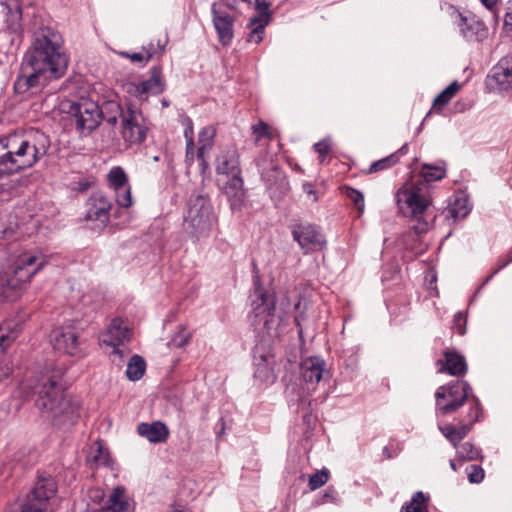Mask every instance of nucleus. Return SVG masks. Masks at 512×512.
I'll return each instance as SVG.
<instances>
[{
  "label": "nucleus",
  "instance_id": "e433bc0d",
  "mask_svg": "<svg viewBox=\"0 0 512 512\" xmlns=\"http://www.w3.org/2000/svg\"><path fill=\"white\" fill-rule=\"evenodd\" d=\"M457 449L458 458L462 461H472L480 458V450L470 442H464Z\"/></svg>",
  "mask_w": 512,
  "mask_h": 512
},
{
  "label": "nucleus",
  "instance_id": "9d476101",
  "mask_svg": "<svg viewBox=\"0 0 512 512\" xmlns=\"http://www.w3.org/2000/svg\"><path fill=\"white\" fill-rule=\"evenodd\" d=\"M131 336V330L124 326L120 319H113L101 336V342L113 348L110 353V359L117 366H121L124 357L128 353L127 350L120 349L119 347L129 342Z\"/></svg>",
  "mask_w": 512,
  "mask_h": 512
},
{
  "label": "nucleus",
  "instance_id": "393cba45",
  "mask_svg": "<svg viewBox=\"0 0 512 512\" xmlns=\"http://www.w3.org/2000/svg\"><path fill=\"white\" fill-rule=\"evenodd\" d=\"M438 371L440 373H448L453 376L464 375L467 371L465 358L451 350L444 352V360H437Z\"/></svg>",
  "mask_w": 512,
  "mask_h": 512
},
{
  "label": "nucleus",
  "instance_id": "de8ad7c7",
  "mask_svg": "<svg viewBox=\"0 0 512 512\" xmlns=\"http://www.w3.org/2000/svg\"><path fill=\"white\" fill-rule=\"evenodd\" d=\"M347 195L354 202V204L357 207V209L359 210V212L362 213L364 211V206H365L363 194L361 192L351 188Z\"/></svg>",
  "mask_w": 512,
  "mask_h": 512
},
{
  "label": "nucleus",
  "instance_id": "ea45409f",
  "mask_svg": "<svg viewBox=\"0 0 512 512\" xmlns=\"http://www.w3.org/2000/svg\"><path fill=\"white\" fill-rule=\"evenodd\" d=\"M192 334L187 331L186 327L179 326L178 331L171 337L168 345L175 348L185 347L191 340Z\"/></svg>",
  "mask_w": 512,
  "mask_h": 512
},
{
  "label": "nucleus",
  "instance_id": "13d9d810",
  "mask_svg": "<svg viewBox=\"0 0 512 512\" xmlns=\"http://www.w3.org/2000/svg\"><path fill=\"white\" fill-rule=\"evenodd\" d=\"M336 496V492L332 487H329L325 490L323 494V502H326L327 500H334Z\"/></svg>",
  "mask_w": 512,
  "mask_h": 512
},
{
  "label": "nucleus",
  "instance_id": "7c9ffc66",
  "mask_svg": "<svg viewBox=\"0 0 512 512\" xmlns=\"http://www.w3.org/2000/svg\"><path fill=\"white\" fill-rule=\"evenodd\" d=\"M87 461L92 467H108L111 465L110 454L99 441L94 442L91 446Z\"/></svg>",
  "mask_w": 512,
  "mask_h": 512
},
{
  "label": "nucleus",
  "instance_id": "a19ab883",
  "mask_svg": "<svg viewBox=\"0 0 512 512\" xmlns=\"http://www.w3.org/2000/svg\"><path fill=\"white\" fill-rule=\"evenodd\" d=\"M115 200L120 207L128 208L132 205L130 186L114 190Z\"/></svg>",
  "mask_w": 512,
  "mask_h": 512
},
{
  "label": "nucleus",
  "instance_id": "f257e3e1",
  "mask_svg": "<svg viewBox=\"0 0 512 512\" xmlns=\"http://www.w3.org/2000/svg\"><path fill=\"white\" fill-rule=\"evenodd\" d=\"M68 65L69 56L61 32L54 24L42 22L34 30L30 45L22 57L13 84L14 93L22 100L29 99L50 82L62 78Z\"/></svg>",
  "mask_w": 512,
  "mask_h": 512
},
{
  "label": "nucleus",
  "instance_id": "864d4df0",
  "mask_svg": "<svg viewBox=\"0 0 512 512\" xmlns=\"http://www.w3.org/2000/svg\"><path fill=\"white\" fill-rule=\"evenodd\" d=\"M461 84L457 81L452 82L448 87H446L442 92L450 99H452L455 94L460 90Z\"/></svg>",
  "mask_w": 512,
  "mask_h": 512
},
{
  "label": "nucleus",
  "instance_id": "c756f323",
  "mask_svg": "<svg viewBox=\"0 0 512 512\" xmlns=\"http://www.w3.org/2000/svg\"><path fill=\"white\" fill-rule=\"evenodd\" d=\"M273 172L275 178L274 184L270 182L271 180L267 178V176L264 173H262V177L267 180L268 190L271 198L279 200L283 195L287 193L289 183L283 172H281L278 169H274Z\"/></svg>",
  "mask_w": 512,
  "mask_h": 512
},
{
  "label": "nucleus",
  "instance_id": "20e7f679",
  "mask_svg": "<svg viewBox=\"0 0 512 512\" xmlns=\"http://www.w3.org/2000/svg\"><path fill=\"white\" fill-rule=\"evenodd\" d=\"M46 262L41 254L24 251L15 257L6 270L0 271V297H17Z\"/></svg>",
  "mask_w": 512,
  "mask_h": 512
},
{
  "label": "nucleus",
  "instance_id": "4be33fe9",
  "mask_svg": "<svg viewBox=\"0 0 512 512\" xmlns=\"http://www.w3.org/2000/svg\"><path fill=\"white\" fill-rule=\"evenodd\" d=\"M455 22L459 28L460 34L467 41H480L487 34L484 24L473 15L465 16L458 13Z\"/></svg>",
  "mask_w": 512,
  "mask_h": 512
},
{
  "label": "nucleus",
  "instance_id": "3c124183",
  "mask_svg": "<svg viewBox=\"0 0 512 512\" xmlns=\"http://www.w3.org/2000/svg\"><path fill=\"white\" fill-rule=\"evenodd\" d=\"M314 150L319 154L320 161L323 162L330 150V142L327 139L321 140L314 144Z\"/></svg>",
  "mask_w": 512,
  "mask_h": 512
},
{
  "label": "nucleus",
  "instance_id": "a18cd8bd",
  "mask_svg": "<svg viewBox=\"0 0 512 512\" xmlns=\"http://www.w3.org/2000/svg\"><path fill=\"white\" fill-rule=\"evenodd\" d=\"M467 318L463 312H457L453 318V328L459 335L466 333Z\"/></svg>",
  "mask_w": 512,
  "mask_h": 512
},
{
  "label": "nucleus",
  "instance_id": "aec40b11",
  "mask_svg": "<svg viewBox=\"0 0 512 512\" xmlns=\"http://www.w3.org/2000/svg\"><path fill=\"white\" fill-rule=\"evenodd\" d=\"M215 171L227 179L242 174L239 153L235 147L223 149L216 158Z\"/></svg>",
  "mask_w": 512,
  "mask_h": 512
},
{
  "label": "nucleus",
  "instance_id": "bf43d9fd",
  "mask_svg": "<svg viewBox=\"0 0 512 512\" xmlns=\"http://www.w3.org/2000/svg\"><path fill=\"white\" fill-rule=\"evenodd\" d=\"M504 24H505V26L512 27V8L511 7H508L507 12L505 13Z\"/></svg>",
  "mask_w": 512,
  "mask_h": 512
},
{
  "label": "nucleus",
  "instance_id": "39448f33",
  "mask_svg": "<svg viewBox=\"0 0 512 512\" xmlns=\"http://www.w3.org/2000/svg\"><path fill=\"white\" fill-rule=\"evenodd\" d=\"M396 203L400 211L412 220L411 229L417 235L426 233L435 214L430 210L431 199L421 189L414 185H404L395 194Z\"/></svg>",
  "mask_w": 512,
  "mask_h": 512
},
{
  "label": "nucleus",
  "instance_id": "37998d69",
  "mask_svg": "<svg viewBox=\"0 0 512 512\" xmlns=\"http://www.w3.org/2000/svg\"><path fill=\"white\" fill-rule=\"evenodd\" d=\"M252 134L255 137V143L257 144L263 138L272 139V134L269 131L267 123L259 121L257 124L252 126Z\"/></svg>",
  "mask_w": 512,
  "mask_h": 512
},
{
  "label": "nucleus",
  "instance_id": "c9c22d12",
  "mask_svg": "<svg viewBox=\"0 0 512 512\" xmlns=\"http://www.w3.org/2000/svg\"><path fill=\"white\" fill-rule=\"evenodd\" d=\"M109 185L113 190L129 186L128 178L121 167H113L108 174Z\"/></svg>",
  "mask_w": 512,
  "mask_h": 512
},
{
  "label": "nucleus",
  "instance_id": "79ce46f5",
  "mask_svg": "<svg viewBox=\"0 0 512 512\" xmlns=\"http://www.w3.org/2000/svg\"><path fill=\"white\" fill-rule=\"evenodd\" d=\"M329 479V473L327 470H321L310 476L308 486L310 490L314 491L322 487Z\"/></svg>",
  "mask_w": 512,
  "mask_h": 512
},
{
  "label": "nucleus",
  "instance_id": "dca6fc26",
  "mask_svg": "<svg viewBox=\"0 0 512 512\" xmlns=\"http://www.w3.org/2000/svg\"><path fill=\"white\" fill-rule=\"evenodd\" d=\"M487 86L491 90L512 89V53L502 57L487 76Z\"/></svg>",
  "mask_w": 512,
  "mask_h": 512
},
{
  "label": "nucleus",
  "instance_id": "473e14b6",
  "mask_svg": "<svg viewBox=\"0 0 512 512\" xmlns=\"http://www.w3.org/2000/svg\"><path fill=\"white\" fill-rule=\"evenodd\" d=\"M471 427V424H463L458 427L446 425L444 427H440V430L450 443L454 447H457L458 443L469 433Z\"/></svg>",
  "mask_w": 512,
  "mask_h": 512
},
{
  "label": "nucleus",
  "instance_id": "5701e85b",
  "mask_svg": "<svg viewBox=\"0 0 512 512\" xmlns=\"http://www.w3.org/2000/svg\"><path fill=\"white\" fill-rule=\"evenodd\" d=\"M51 342L56 350L69 355H75L78 352V336L74 330L67 328H57L52 332Z\"/></svg>",
  "mask_w": 512,
  "mask_h": 512
},
{
  "label": "nucleus",
  "instance_id": "f3484780",
  "mask_svg": "<svg viewBox=\"0 0 512 512\" xmlns=\"http://www.w3.org/2000/svg\"><path fill=\"white\" fill-rule=\"evenodd\" d=\"M257 14L253 16L248 24L251 29L247 42L259 44L264 37L266 26L271 22L270 4L266 0H255Z\"/></svg>",
  "mask_w": 512,
  "mask_h": 512
},
{
  "label": "nucleus",
  "instance_id": "423d86ee",
  "mask_svg": "<svg viewBox=\"0 0 512 512\" xmlns=\"http://www.w3.org/2000/svg\"><path fill=\"white\" fill-rule=\"evenodd\" d=\"M214 222L215 215L210 200L203 195L191 197L184 218L186 231L192 236L200 238L208 234Z\"/></svg>",
  "mask_w": 512,
  "mask_h": 512
},
{
  "label": "nucleus",
  "instance_id": "4c0bfd02",
  "mask_svg": "<svg viewBox=\"0 0 512 512\" xmlns=\"http://www.w3.org/2000/svg\"><path fill=\"white\" fill-rule=\"evenodd\" d=\"M445 174V169L440 166L424 164L421 168V175L426 182L441 180Z\"/></svg>",
  "mask_w": 512,
  "mask_h": 512
},
{
  "label": "nucleus",
  "instance_id": "09e8293b",
  "mask_svg": "<svg viewBox=\"0 0 512 512\" xmlns=\"http://www.w3.org/2000/svg\"><path fill=\"white\" fill-rule=\"evenodd\" d=\"M121 55L129 58L132 62H139L143 65L152 58V54L150 52H147L146 54L122 52Z\"/></svg>",
  "mask_w": 512,
  "mask_h": 512
},
{
  "label": "nucleus",
  "instance_id": "49530a36",
  "mask_svg": "<svg viewBox=\"0 0 512 512\" xmlns=\"http://www.w3.org/2000/svg\"><path fill=\"white\" fill-rule=\"evenodd\" d=\"M182 124L184 126V137L186 139V142H188V147H193L194 131H193V122H192L191 118L185 117L182 120Z\"/></svg>",
  "mask_w": 512,
  "mask_h": 512
},
{
  "label": "nucleus",
  "instance_id": "052dcab7",
  "mask_svg": "<svg viewBox=\"0 0 512 512\" xmlns=\"http://www.w3.org/2000/svg\"><path fill=\"white\" fill-rule=\"evenodd\" d=\"M485 7H487L489 10H492V8L496 5L498 0H480Z\"/></svg>",
  "mask_w": 512,
  "mask_h": 512
},
{
  "label": "nucleus",
  "instance_id": "2f4dec72",
  "mask_svg": "<svg viewBox=\"0 0 512 512\" xmlns=\"http://www.w3.org/2000/svg\"><path fill=\"white\" fill-rule=\"evenodd\" d=\"M407 149H408V145L404 144L397 152L392 153L387 157H384L380 160L373 162L370 165L367 173L372 174V173H377L379 171L389 169L390 167L394 166L396 163L399 162L400 155L405 154L407 152Z\"/></svg>",
  "mask_w": 512,
  "mask_h": 512
},
{
  "label": "nucleus",
  "instance_id": "5fc2aeb1",
  "mask_svg": "<svg viewBox=\"0 0 512 512\" xmlns=\"http://www.w3.org/2000/svg\"><path fill=\"white\" fill-rule=\"evenodd\" d=\"M512 262V251H510L507 254V259L503 261L495 270L494 272L487 278L486 281H489L495 274H497L500 270H502L504 267H506L508 264Z\"/></svg>",
  "mask_w": 512,
  "mask_h": 512
},
{
  "label": "nucleus",
  "instance_id": "0e129e2a",
  "mask_svg": "<svg viewBox=\"0 0 512 512\" xmlns=\"http://www.w3.org/2000/svg\"><path fill=\"white\" fill-rule=\"evenodd\" d=\"M161 104L163 107H168L170 105V102L167 99H162Z\"/></svg>",
  "mask_w": 512,
  "mask_h": 512
},
{
  "label": "nucleus",
  "instance_id": "cd10ccee",
  "mask_svg": "<svg viewBox=\"0 0 512 512\" xmlns=\"http://www.w3.org/2000/svg\"><path fill=\"white\" fill-rule=\"evenodd\" d=\"M273 360L270 355L259 354L254 356V377L259 379L262 383H273L275 381V375L273 371Z\"/></svg>",
  "mask_w": 512,
  "mask_h": 512
},
{
  "label": "nucleus",
  "instance_id": "0eeeda50",
  "mask_svg": "<svg viewBox=\"0 0 512 512\" xmlns=\"http://www.w3.org/2000/svg\"><path fill=\"white\" fill-rule=\"evenodd\" d=\"M116 111H120L121 136L124 142L131 146L144 142L148 132L146 119L142 111L131 104L122 109L118 104H112Z\"/></svg>",
  "mask_w": 512,
  "mask_h": 512
},
{
  "label": "nucleus",
  "instance_id": "b1692460",
  "mask_svg": "<svg viewBox=\"0 0 512 512\" xmlns=\"http://www.w3.org/2000/svg\"><path fill=\"white\" fill-rule=\"evenodd\" d=\"M6 9L4 18L5 31L10 34H20L23 31V11L17 0H7L2 3Z\"/></svg>",
  "mask_w": 512,
  "mask_h": 512
},
{
  "label": "nucleus",
  "instance_id": "603ef678",
  "mask_svg": "<svg viewBox=\"0 0 512 512\" xmlns=\"http://www.w3.org/2000/svg\"><path fill=\"white\" fill-rule=\"evenodd\" d=\"M451 99L441 92L433 101V108L441 110Z\"/></svg>",
  "mask_w": 512,
  "mask_h": 512
},
{
  "label": "nucleus",
  "instance_id": "69168bd1",
  "mask_svg": "<svg viewBox=\"0 0 512 512\" xmlns=\"http://www.w3.org/2000/svg\"><path fill=\"white\" fill-rule=\"evenodd\" d=\"M450 466L454 471H457V466L455 460H450Z\"/></svg>",
  "mask_w": 512,
  "mask_h": 512
},
{
  "label": "nucleus",
  "instance_id": "e2e57ef3",
  "mask_svg": "<svg viewBox=\"0 0 512 512\" xmlns=\"http://www.w3.org/2000/svg\"><path fill=\"white\" fill-rule=\"evenodd\" d=\"M107 122H108V123H110V124H112V125H115V124H116V122H117V118H116V116L108 117V118H107Z\"/></svg>",
  "mask_w": 512,
  "mask_h": 512
},
{
  "label": "nucleus",
  "instance_id": "72a5a7b5",
  "mask_svg": "<svg viewBox=\"0 0 512 512\" xmlns=\"http://www.w3.org/2000/svg\"><path fill=\"white\" fill-rule=\"evenodd\" d=\"M146 370V362L143 357L133 355L127 364L126 376L131 381L141 379Z\"/></svg>",
  "mask_w": 512,
  "mask_h": 512
},
{
  "label": "nucleus",
  "instance_id": "ddd939ff",
  "mask_svg": "<svg viewBox=\"0 0 512 512\" xmlns=\"http://www.w3.org/2000/svg\"><path fill=\"white\" fill-rule=\"evenodd\" d=\"M293 240L298 243L305 254L322 250L326 240L321 230L310 223H296L291 226Z\"/></svg>",
  "mask_w": 512,
  "mask_h": 512
},
{
  "label": "nucleus",
  "instance_id": "4d7b16f0",
  "mask_svg": "<svg viewBox=\"0 0 512 512\" xmlns=\"http://www.w3.org/2000/svg\"><path fill=\"white\" fill-rule=\"evenodd\" d=\"M0 153H1L0 154V179H1L4 176L11 175V174H10L9 168L4 166V164H2V161L6 157L5 152H0Z\"/></svg>",
  "mask_w": 512,
  "mask_h": 512
},
{
  "label": "nucleus",
  "instance_id": "bb28decb",
  "mask_svg": "<svg viewBox=\"0 0 512 512\" xmlns=\"http://www.w3.org/2000/svg\"><path fill=\"white\" fill-rule=\"evenodd\" d=\"M137 431L151 443L165 442L169 436L168 427L160 421L140 423Z\"/></svg>",
  "mask_w": 512,
  "mask_h": 512
},
{
  "label": "nucleus",
  "instance_id": "f704fd0d",
  "mask_svg": "<svg viewBox=\"0 0 512 512\" xmlns=\"http://www.w3.org/2000/svg\"><path fill=\"white\" fill-rule=\"evenodd\" d=\"M216 135V130L213 126H206L201 129L198 135V151L197 157L198 159H203L204 152L209 150L213 145V140Z\"/></svg>",
  "mask_w": 512,
  "mask_h": 512
},
{
  "label": "nucleus",
  "instance_id": "7ed1b4c3",
  "mask_svg": "<svg viewBox=\"0 0 512 512\" xmlns=\"http://www.w3.org/2000/svg\"><path fill=\"white\" fill-rule=\"evenodd\" d=\"M50 145L49 136L37 129L10 133L0 138V152L6 155L2 164L9 168L10 174L20 173L46 156Z\"/></svg>",
  "mask_w": 512,
  "mask_h": 512
},
{
  "label": "nucleus",
  "instance_id": "a878e982",
  "mask_svg": "<svg viewBox=\"0 0 512 512\" xmlns=\"http://www.w3.org/2000/svg\"><path fill=\"white\" fill-rule=\"evenodd\" d=\"M105 509L110 512H134L124 486H116L112 489L106 501Z\"/></svg>",
  "mask_w": 512,
  "mask_h": 512
},
{
  "label": "nucleus",
  "instance_id": "4468645a",
  "mask_svg": "<svg viewBox=\"0 0 512 512\" xmlns=\"http://www.w3.org/2000/svg\"><path fill=\"white\" fill-rule=\"evenodd\" d=\"M111 209V200L100 191L94 192L87 199L84 219L93 223V229L101 231L109 222Z\"/></svg>",
  "mask_w": 512,
  "mask_h": 512
},
{
  "label": "nucleus",
  "instance_id": "f8f14e48",
  "mask_svg": "<svg viewBox=\"0 0 512 512\" xmlns=\"http://www.w3.org/2000/svg\"><path fill=\"white\" fill-rule=\"evenodd\" d=\"M56 493V484L50 476H40L27 495L20 512H45L48 501Z\"/></svg>",
  "mask_w": 512,
  "mask_h": 512
},
{
  "label": "nucleus",
  "instance_id": "a211bd4d",
  "mask_svg": "<svg viewBox=\"0 0 512 512\" xmlns=\"http://www.w3.org/2000/svg\"><path fill=\"white\" fill-rule=\"evenodd\" d=\"M211 14L213 26L217 32L219 42L223 46L230 45L234 37V16L227 11L218 9L215 3L211 7Z\"/></svg>",
  "mask_w": 512,
  "mask_h": 512
},
{
  "label": "nucleus",
  "instance_id": "412c9836",
  "mask_svg": "<svg viewBox=\"0 0 512 512\" xmlns=\"http://www.w3.org/2000/svg\"><path fill=\"white\" fill-rule=\"evenodd\" d=\"M223 192L228 199L230 208L233 211H241L247 200V191L244 188L242 175L227 179L223 185Z\"/></svg>",
  "mask_w": 512,
  "mask_h": 512
},
{
  "label": "nucleus",
  "instance_id": "58836bf2",
  "mask_svg": "<svg viewBox=\"0 0 512 512\" xmlns=\"http://www.w3.org/2000/svg\"><path fill=\"white\" fill-rule=\"evenodd\" d=\"M470 212L468 201L465 198H457L449 208V214L454 219H463Z\"/></svg>",
  "mask_w": 512,
  "mask_h": 512
},
{
  "label": "nucleus",
  "instance_id": "338daca9",
  "mask_svg": "<svg viewBox=\"0 0 512 512\" xmlns=\"http://www.w3.org/2000/svg\"><path fill=\"white\" fill-rule=\"evenodd\" d=\"M194 149V146L193 147H188V144L186 145V152H187V155L192 152Z\"/></svg>",
  "mask_w": 512,
  "mask_h": 512
},
{
  "label": "nucleus",
  "instance_id": "6ab92c4d",
  "mask_svg": "<svg viewBox=\"0 0 512 512\" xmlns=\"http://www.w3.org/2000/svg\"><path fill=\"white\" fill-rule=\"evenodd\" d=\"M326 363L319 357L304 359L300 365V375L307 389H315L316 385L328 374Z\"/></svg>",
  "mask_w": 512,
  "mask_h": 512
},
{
  "label": "nucleus",
  "instance_id": "774afa93",
  "mask_svg": "<svg viewBox=\"0 0 512 512\" xmlns=\"http://www.w3.org/2000/svg\"><path fill=\"white\" fill-rule=\"evenodd\" d=\"M384 453L387 454V457H390V454H388V448L387 447L384 448Z\"/></svg>",
  "mask_w": 512,
  "mask_h": 512
},
{
  "label": "nucleus",
  "instance_id": "680f3d73",
  "mask_svg": "<svg viewBox=\"0 0 512 512\" xmlns=\"http://www.w3.org/2000/svg\"><path fill=\"white\" fill-rule=\"evenodd\" d=\"M304 190L307 192L308 195H313V201H317V197L315 196V191L311 189L310 186H304Z\"/></svg>",
  "mask_w": 512,
  "mask_h": 512
},
{
  "label": "nucleus",
  "instance_id": "6e6d98bb",
  "mask_svg": "<svg viewBox=\"0 0 512 512\" xmlns=\"http://www.w3.org/2000/svg\"><path fill=\"white\" fill-rule=\"evenodd\" d=\"M426 497L425 495L423 494V492L421 491H418L416 493L413 494L412 498H411V501L418 507L421 506V504H423L425 501H426Z\"/></svg>",
  "mask_w": 512,
  "mask_h": 512
},
{
  "label": "nucleus",
  "instance_id": "8fccbe9b",
  "mask_svg": "<svg viewBox=\"0 0 512 512\" xmlns=\"http://www.w3.org/2000/svg\"><path fill=\"white\" fill-rule=\"evenodd\" d=\"M471 471L468 473V479L471 483H480L484 479V470L481 466H470Z\"/></svg>",
  "mask_w": 512,
  "mask_h": 512
},
{
  "label": "nucleus",
  "instance_id": "2eb2a0df",
  "mask_svg": "<svg viewBox=\"0 0 512 512\" xmlns=\"http://www.w3.org/2000/svg\"><path fill=\"white\" fill-rule=\"evenodd\" d=\"M127 92L138 98L139 100H147L149 95L161 94L166 87L165 80L162 75V68L154 66L150 69V77L139 83L130 82L127 84Z\"/></svg>",
  "mask_w": 512,
  "mask_h": 512
},
{
  "label": "nucleus",
  "instance_id": "9b49d317",
  "mask_svg": "<svg viewBox=\"0 0 512 512\" xmlns=\"http://www.w3.org/2000/svg\"><path fill=\"white\" fill-rule=\"evenodd\" d=\"M70 113L75 119V125L81 135H88L100 124L102 112L98 104L92 100L81 99L73 103Z\"/></svg>",
  "mask_w": 512,
  "mask_h": 512
},
{
  "label": "nucleus",
  "instance_id": "c03bdc74",
  "mask_svg": "<svg viewBox=\"0 0 512 512\" xmlns=\"http://www.w3.org/2000/svg\"><path fill=\"white\" fill-rule=\"evenodd\" d=\"M471 400H472V404H471L470 412L468 414L470 422L468 424H471V426H472L475 422L479 421L481 413H482V408H481L479 399L476 396H471Z\"/></svg>",
  "mask_w": 512,
  "mask_h": 512
},
{
  "label": "nucleus",
  "instance_id": "c85d7f7f",
  "mask_svg": "<svg viewBox=\"0 0 512 512\" xmlns=\"http://www.w3.org/2000/svg\"><path fill=\"white\" fill-rule=\"evenodd\" d=\"M20 332V325L13 320L0 324V350L4 351L9 347L17 339Z\"/></svg>",
  "mask_w": 512,
  "mask_h": 512
},
{
  "label": "nucleus",
  "instance_id": "6e6552de",
  "mask_svg": "<svg viewBox=\"0 0 512 512\" xmlns=\"http://www.w3.org/2000/svg\"><path fill=\"white\" fill-rule=\"evenodd\" d=\"M255 316L260 318L270 337H279L282 333L284 320L274 313L275 303L273 297L260 289L255 290V299L252 300Z\"/></svg>",
  "mask_w": 512,
  "mask_h": 512
},
{
  "label": "nucleus",
  "instance_id": "1a4fd4ad",
  "mask_svg": "<svg viewBox=\"0 0 512 512\" xmlns=\"http://www.w3.org/2000/svg\"><path fill=\"white\" fill-rule=\"evenodd\" d=\"M471 390L466 381L460 380L439 387L435 393L437 409L443 415L455 412L470 397Z\"/></svg>",
  "mask_w": 512,
  "mask_h": 512
},
{
  "label": "nucleus",
  "instance_id": "f03ea898",
  "mask_svg": "<svg viewBox=\"0 0 512 512\" xmlns=\"http://www.w3.org/2000/svg\"><path fill=\"white\" fill-rule=\"evenodd\" d=\"M61 369H46L24 381L22 394L34 401L42 417L56 425L74 423L78 418V404L65 394Z\"/></svg>",
  "mask_w": 512,
  "mask_h": 512
}]
</instances>
